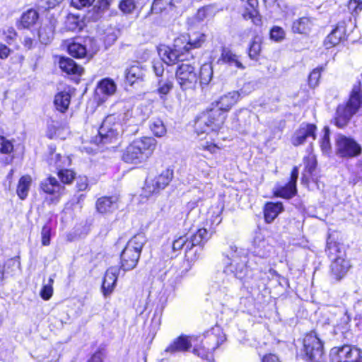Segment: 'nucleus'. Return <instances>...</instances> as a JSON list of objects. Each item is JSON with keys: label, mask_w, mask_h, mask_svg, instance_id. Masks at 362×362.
Masks as SVG:
<instances>
[{"label": "nucleus", "mask_w": 362, "mask_h": 362, "mask_svg": "<svg viewBox=\"0 0 362 362\" xmlns=\"http://www.w3.org/2000/svg\"><path fill=\"white\" fill-rule=\"evenodd\" d=\"M148 117L147 114L143 113L141 107H137L134 114L133 123L134 124L130 127L122 128V125L119 122V116L116 114L109 115L98 130V135L95 136L92 141L96 144L100 143L105 144L112 143L122 134L127 136L134 135L139 131V126L143 124Z\"/></svg>", "instance_id": "nucleus-1"}, {"label": "nucleus", "mask_w": 362, "mask_h": 362, "mask_svg": "<svg viewBox=\"0 0 362 362\" xmlns=\"http://www.w3.org/2000/svg\"><path fill=\"white\" fill-rule=\"evenodd\" d=\"M227 257L230 262L226 265L223 273L241 281H249L255 279L257 273L262 269L258 267V262L254 257L247 256L245 249L235 245L230 246Z\"/></svg>", "instance_id": "nucleus-2"}, {"label": "nucleus", "mask_w": 362, "mask_h": 362, "mask_svg": "<svg viewBox=\"0 0 362 362\" xmlns=\"http://www.w3.org/2000/svg\"><path fill=\"white\" fill-rule=\"evenodd\" d=\"M327 252L331 263L329 268V277L333 283L341 281L351 267L350 261L346 258L342 245L329 240L327 243Z\"/></svg>", "instance_id": "nucleus-3"}, {"label": "nucleus", "mask_w": 362, "mask_h": 362, "mask_svg": "<svg viewBox=\"0 0 362 362\" xmlns=\"http://www.w3.org/2000/svg\"><path fill=\"white\" fill-rule=\"evenodd\" d=\"M156 146L157 141L151 136L135 139L124 150L122 160L129 163L140 164L151 156Z\"/></svg>", "instance_id": "nucleus-4"}, {"label": "nucleus", "mask_w": 362, "mask_h": 362, "mask_svg": "<svg viewBox=\"0 0 362 362\" xmlns=\"http://www.w3.org/2000/svg\"><path fill=\"white\" fill-rule=\"evenodd\" d=\"M225 337L219 327H213L204 334L201 344L194 345L192 353L202 359L214 360V351L224 341Z\"/></svg>", "instance_id": "nucleus-5"}, {"label": "nucleus", "mask_w": 362, "mask_h": 362, "mask_svg": "<svg viewBox=\"0 0 362 362\" xmlns=\"http://www.w3.org/2000/svg\"><path fill=\"white\" fill-rule=\"evenodd\" d=\"M361 103V86L359 83L358 85L354 86L350 98L346 105L338 106L334 118V124L339 128L346 127L352 116L358 110Z\"/></svg>", "instance_id": "nucleus-6"}, {"label": "nucleus", "mask_w": 362, "mask_h": 362, "mask_svg": "<svg viewBox=\"0 0 362 362\" xmlns=\"http://www.w3.org/2000/svg\"><path fill=\"white\" fill-rule=\"evenodd\" d=\"M145 243L146 238L143 233L136 234L129 240L121 253L120 269L126 272L136 267Z\"/></svg>", "instance_id": "nucleus-7"}, {"label": "nucleus", "mask_w": 362, "mask_h": 362, "mask_svg": "<svg viewBox=\"0 0 362 362\" xmlns=\"http://www.w3.org/2000/svg\"><path fill=\"white\" fill-rule=\"evenodd\" d=\"M226 118V115L218 108L211 106L197 118L195 128L198 133L217 132L222 127Z\"/></svg>", "instance_id": "nucleus-8"}, {"label": "nucleus", "mask_w": 362, "mask_h": 362, "mask_svg": "<svg viewBox=\"0 0 362 362\" xmlns=\"http://www.w3.org/2000/svg\"><path fill=\"white\" fill-rule=\"evenodd\" d=\"M335 151L340 158H352L362 153V147L352 137L338 134L335 138Z\"/></svg>", "instance_id": "nucleus-9"}, {"label": "nucleus", "mask_w": 362, "mask_h": 362, "mask_svg": "<svg viewBox=\"0 0 362 362\" xmlns=\"http://www.w3.org/2000/svg\"><path fill=\"white\" fill-rule=\"evenodd\" d=\"M183 39L177 37L175 40L173 48L165 47L159 49V54L162 61L168 65H173L179 62L188 60L192 57L190 53H187L183 49Z\"/></svg>", "instance_id": "nucleus-10"}, {"label": "nucleus", "mask_w": 362, "mask_h": 362, "mask_svg": "<svg viewBox=\"0 0 362 362\" xmlns=\"http://www.w3.org/2000/svg\"><path fill=\"white\" fill-rule=\"evenodd\" d=\"M198 341L199 337L180 335L174 339L165 350L161 352L160 354L163 357L158 362L168 361L171 356L176 353L188 351Z\"/></svg>", "instance_id": "nucleus-11"}, {"label": "nucleus", "mask_w": 362, "mask_h": 362, "mask_svg": "<svg viewBox=\"0 0 362 362\" xmlns=\"http://www.w3.org/2000/svg\"><path fill=\"white\" fill-rule=\"evenodd\" d=\"M304 351L310 362H322L323 345L315 334L305 336L303 340Z\"/></svg>", "instance_id": "nucleus-12"}, {"label": "nucleus", "mask_w": 362, "mask_h": 362, "mask_svg": "<svg viewBox=\"0 0 362 362\" xmlns=\"http://www.w3.org/2000/svg\"><path fill=\"white\" fill-rule=\"evenodd\" d=\"M330 355L335 362H361L362 358V351L349 345L332 348Z\"/></svg>", "instance_id": "nucleus-13"}, {"label": "nucleus", "mask_w": 362, "mask_h": 362, "mask_svg": "<svg viewBox=\"0 0 362 362\" xmlns=\"http://www.w3.org/2000/svg\"><path fill=\"white\" fill-rule=\"evenodd\" d=\"M250 84H245L239 91H231L225 94L219 98V99L214 103H212L211 106L218 108L223 112L225 115L231 109V107L238 102L241 95H247V89H250Z\"/></svg>", "instance_id": "nucleus-14"}, {"label": "nucleus", "mask_w": 362, "mask_h": 362, "mask_svg": "<svg viewBox=\"0 0 362 362\" xmlns=\"http://www.w3.org/2000/svg\"><path fill=\"white\" fill-rule=\"evenodd\" d=\"M173 177V170L165 169L153 179H147L144 191L147 195L158 193L165 189Z\"/></svg>", "instance_id": "nucleus-15"}, {"label": "nucleus", "mask_w": 362, "mask_h": 362, "mask_svg": "<svg viewBox=\"0 0 362 362\" xmlns=\"http://www.w3.org/2000/svg\"><path fill=\"white\" fill-rule=\"evenodd\" d=\"M176 78L182 90L194 88L197 82L195 68L189 64L182 63L178 66L176 71Z\"/></svg>", "instance_id": "nucleus-16"}, {"label": "nucleus", "mask_w": 362, "mask_h": 362, "mask_svg": "<svg viewBox=\"0 0 362 362\" xmlns=\"http://www.w3.org/2000/svg\"><path fill=\"white\" fill-rule=\"evenodd\" d=\"M348 25L351 27H355L354 23L351 18L339 22L337 27L331 32L325 40V45L327 49L338 45L341 40L346 36L349 35L352 31V28L349 30L347 29Z\"/></svg>", "instance_id": "nucleus-17"}, {"label": "nucleus", "mask_w": 362, "mask_h": 362, "mask_svg": "<svg viewBox=\"0 0 362 362\" xmlns=\"http://www.w3.org/2000/svg\"><path fill=\"white\" fill-rule=\"evenodd\" d=\"M315 125L312 124H302L299 129L293 134L291 142L294 146H299L304 144L308 139L314 141L316 139Z\"/></svg>", "instance_id": "nucleus-18"}, {"label": "nucleus", "mask_w": 362, "mask_h": 362, "mask_svg": "<svg viewBox=\"0 0 362 362\" xmlns=\"http://www.w3.org/2000/svg\"><path fill=\"white\" fill-rule=\"evenodd\" d=\"M120 269L118 267L114 266L106 271L102 284V291L104 296H108L114 291Z\"/></svg>", "instance_id": "nucleus-19"}, {"label": "nucleus", "mask_w": 362, "mask_h": 362, "mask_svg": "<svg viewBox=\"0 0 362 362\" xmlns=\"http://www.w3.org/2000/svg\"><path fill=\"white\" fill-rule=\"evenodd\" d=\"M218 64H227L229 66H234L239 69H244L245 66L240 60V56L236 54L228 47L221 48V56L217 60Z\"/></svg>", "instance_id": "nucleus-20"}, {"label": "nucleus", "mask_w": 362, "mask_h": 362, "mask_svg": "<svg viewBox=\"0 0 362 362\" xmlns=\"http://www.w3.org/2000/svg\"><path fill=\"white\" fill-rule=\"evenodd\" d=\"M298 177V168L294 167L291 175V180L284 187H280L276 190L275 194L285 199H291L297 192L296 182Z\"/></svg>", "instance_id": "nucleus-21"}, {"label": "nucleus", "mask_w": 362, "mask_h": 362, "mask_svg": "<svg viewBox=\"0 0 362 362\" xmlns=\"http://www.w3.org/2000/svg\"><path fill=\"white\" fill-rule=\"evenodd\" d=\"M188 243V234L180 236L173 243V250L174 251H180L182 249L185 250V258L187 264L191 262L195 261L199 257V255H197V250L194 252H190L189 247H187Z\"/></svg>", "instance_id": "nucleus-22"}, {"label": "nucleus", "mask_w": 362, "mask_h": 362, "mask_svg": "<svg viewBox=\"0 0 362 362\" xmlns=\"http://www.w3.org/2000/svg\"><path fill=\"white\" fill-rule=\"evenodd\" d=\"M246 2L245 11L243 16L245 20L251 19L254 24L259 25L262 23L261 17L258 13L257 7L258 6L257 0H242Z\"/></svg>", "instance_id": "nucleus-23"}, {"label": "nucleus", "mask_w": 362, "mask_h": 362, "mask_svg": "<svg viewBox=\"0 0 362 362\" xmlns=\"http://www.w3.org/2000/svg\"><path fill=\"white\" fill-rule=\"evenodd\" d=\"M118 199L115 196L102 197L96 202L97 211L100 214L112 212L117 208Z\"/></svg>", "instance_id": "nucleus-24"}, {"label": "nucleus", "mask_w": 362, "mask_h": 362, "mask_svg": "<svg viewBox=\"0 0 362 362\" xmlns=\"http://www.w3.org/2000/svg\"><path fill=\"white\" fill-rule=\"evenodd\" d=\"M208 232L205 228H200L197 232L192 235H188V245L190 252H194L196 250H200V245L206 241Z\"/></svg>", "instance_id": "nucleus-25"}, {"label": "nucleus", "mask_w": 362, "mask_h": 362, "mask_svg": "<svg viewBox=\"0 0 362 362\" xmlns=\"http://www.w3.org/2000/svg\"><path fill=\"white\" fill-rule=\"evenodd\" d=\"M254 255L250 257H254L257 261V257L259 259H263L269 256L272 246L270 245L265 240L260 239L258 237L255 238L254 240Z\"/></svg>", "instance_id": "nucleus-26"}, {"label": "nucleus", "mask_w": 362, "mask_h": 362, "mask_svg": "<svg viewBox=\"0 0 362 362\" xmlns=\"http://www.w3.org/2000/svg\"><path fill=\"white\" fill-rule=\"evenodd\" d=\"M41 189L49 194L59 196L64 189L62 187L54 177H49L40 183Z\"/></svg>", "instance_id": "nucleus-27"}, {"label": "nucleus", "mask_w": 362, "mask_h": 362, "mask_svg": "<svg viewBox=\"0 0 362 362\" xmlns=\"http://www.w3.org/2000/svg\"><path fill=\"white\" fill-rule=\"evenodd\" d=\"M145 76V71L138 62H135L125 71L127 81L132 86L138 81H142Z\"/></svg>", "instance_id": "nucleus-28"}, {"label": "nucleus", "mask_w": 362, "mask_h": 362, "mask_svg": "<svg viewBox=\"0 0 362 362\" xmlns=\"http://www.w3.org/2000/svg\"><path fill=\"white\" fill-rule=\"evenodd\" d=\"M59 66L62 71L68 74H82L83 69L71 58L62 57L59 60Z\"/></svg>", "instance_id": "nucleus-29"}, {"label": "nucleus", "mask_w": 362, "mask_h": 362, "mask_svg": "<svg viewBox=\"0 0 362 362\" xmlns=\"http://www.w3.org/2000/svg\"><path fill=\"white\" fill-rule=\"evenodd\" d=\"M184 44L183 49L189 53L191 49L199 48L206 40V35L204 33H196L189 36L188 40L185 37H182Z\"/></svg>", "instance_id": "nucleus-30"}, {"label": "nucleus", "mask_w": 362, "mask_h": 362, "mask_svg": "<svg viewBox=\"0 0 362 362\" xmlns=\"http://www.w3.org/2000/svg\"><path fill=\"white\" fill-rule=\"evenodd\" d=\"M284 206L281 202H268L265 204L264 209V216L265 221L267 223H272L278 215L283 211Z\"/></svg>", "instance_id": "nucleus-31"}, {"label": "nucleus", "mask_w": 362, "mask_h": 362, "mask_svg": "<svg viewBox=\"0 0 362 362\" xmlns=\"http://www.w3.org/2000/svg\"><path fill=\"white\" fill-rule=\"evenodd\" d=\"M313 25L309 17H301L293 22L292 31L295 33L306 35L310 33Z\"/></svg>", "instance_id": "nucleus-32"}, {"label": "nucleus", "mask_w": 362, "mask_h": 362, "mask_svg": "<svg viewBox=\"0 0 362 362\" xmlns=\"http://www.w3.org/2000/svg\"><path fill=\"white\" fill-rule=\"evenodd\" d=\"M113 0H99L96 5L93 8L92 11H90L88 18L94 21L99 20L103 13L109 9L110 6Z\"/></svg>", "instance_id": "nucleus-33"}, {"label": "nucleus", "mask_w": 362, "mask_h": 362, "mask_svg": "<svg viewBox=\"0 0 362 362\" xmlns=\"http://www.w3.org/2000/svg\"><path fill=\"white\" fill-rule=\"evenodd\" d=\"M32 183V178L30 175H26L22 176L18 183L16 194L18 197L23 200L28 195Z\"/></svg>", "instance_id": "nucleus-34"}, {"label": "nucleus", "mask_w": 362, "mask_h": 362, "mask_svg": "<svg viewBox=\"0 0 362 362\" xmlns=\"http://www.w3.org/2000/svg\"><path fill=\"white\" fill-rule=\"evenodd\" d=\"M116 90L117 86L115 81L109 78L102 79L97 86L98 92L107 96L113 95Z\"/></svg>", "instance_id": "nucleus-35"}, {"label": "nucleus", "mask_w": 362, "mask_h": 362, "mask_svg": "<svg viewBox=\"0 0 362 362\" xmlns=\"http://www.w3.org/2000/svg\"><path fill=\"white\" fill-rule=\"evenodd\" d=\"M71 96L67 92H60L55 95L54 105L57 110L65 112L70 104Z\"/></svg>", "instance_id": "nucleus-36"}, {"label": "nucleus", "mask_w": 362, "mask_h": 362, "mask_svg": "<svg viewBox=\"0 0 362 362\" xmlns=\"http://www.w3.org/2000/svg\"><path fill=\"white\" fill-rule=\"evenodd\" d=\"M38 18V13L35 10L29 9L22 14L21 18V25L23 28H29L35 24Z\"/></svg>", "instance_id": "nucleus-37"}, {"label": "nucleus", "mask_w": 362, "mask_h": 362, "mask_svg": "<svg viewBox=\"0 0 362 362\" xmlns=\"http://www.w3.org/2000/svg\"><path fill=\"white\" fill-rule=\"evenodd\" d=\"M40 41L45 45L51 42L54 37V28L51 23L42 25L38 31Z\"/></svg>", "instance_id": "nucleus-38"}, {"label": "nucleus", "mask_w": 362, "mask_h": 362, "mask_svg": "<svg viewBox=\"0 0 362 362\" xmlns=\"http://www.w3.org/2000/svg\"><path fill=\"white\" fill-rule=\"evenodd\" d=\"M67 49L69 54L75 58L82 59L87 56L86 47L75 41L69 44Z\"/></svg>", "instance_id": "nucleus-39"}, {"label": "nucleus", "mask_w": 362, "mask_h": 362, "mask_svg": "<svg viewBox=\"0 0 362 362\" xmlns=\"http://www.w3.org/2000/svg\"><path fill=\"white\" fill-rule=\"evenodd\" d=\"M213 66L210 63L204 64L199 71V79L201 85H208L213 77Z\"/></svg>", "instance_id": "nucleus-40"}, {"label": "nucleus", "mask_w": 362, "mask_h": 362, "mask_svg": "<svg viewBox=\"0 0 362 362\" xmlns=\"http://www.w3.org/2000/svg\"><path fill=\"white\" fill-rule=\"evenodd\" d=\"M173 88V81L172 77L161 78L158 81L157 91L160 95H165L168 94Z\"/></svg>", "instance_id": "nucleus-41"}, {"label": "nucleus", "mask_w": 362, "mask_h": 362, "mask_svg": "<svg viewBox=\"0 0 362 362\" xmlns=\"http://www.w3.org/2000/svg\"><path fill=\"white\" fill-rule=\"evenodd\" d=\"M150 129L154 136L162 137L166 134V128L163 122L160 119H155L150 122Z\"/></svg>", "instance_id": "nucleus-42"}, {"label": "nucleus", "mask_w": 362, "mask_h": 362, "mask_svg": "<svg viewBox=\"0 0 362 362\" xmlns=\"http://www.w3.org/2000/svg\"><path fill=\"white\" fill-rule=\"evenodd\" d=\"M324 70L322 66L313 70L308 77V84L310 88H315L318 83L321 76V72Z\"/></svg>", "instance_id": "nucleus-43"}, {"label": "nucleus", "mask_w": 362, "mask_h": 362, "mask_svg": "<svg viewBox=\"0 0 362 362\" xmlns=\"http://www.w3.org/2000/svg\"><path fill=\"white\" fill-rule=\"evenodd\" d=\"M323 136L320 140V147L324 153H329L331 151V143L329 140V129L327 127L323 129Z\"/></svg>", "instance_id": "nucleus-44"}, {"label": "nucleus", "mask_w": 362, "mask_h": 362, "mask_svg": "<svg viewBox=\"0 0 362 362\" xmlns=\"http://www.w3.org/2000/svg\"><path fill=\"white\" fill-rule=\"evenodd\" d=\"M56 162L53 163L54 157H49L48 159V163L51 167L54 168L56 170H62L65 166V163H69V160L66 157H62L59 154L56 153L54 155Z\"/></svg>", "instance_id": "nucleus-45"}, {"label": "nucleus", "mask_w": 362, "mask_h": 362, "mask_svg": "<svg viewBox=\"0 0 362 362\" xmlns=\"http://www.w3.org/2000/svg\"><path fill=\"white\" fill-rule=\"evenodd\" d=\"M54 275L49 277L48 284L44 285L40 291V296L44 300H49L53 294L52 284L54 283Z\"/></svg>", "instance_id": "nucleus-46"}, {"label": "nucleus", "mask_w": 362, "mask_h": 362, "mask_svg": "<svg viewBox=\"0 0 362 362\" xmlns=\"http://www.w3.org/2000/svg\"><path fill=\"white\" fill-rule=\"evenodd\" d=\"M136 4L135 0H121L119 4V8L122 13L129 14L136 8Z\"/></svg>", "instance_id": "nucleus-47"}, {"label": "nucleus", "mask_w": 362, "mask_h": 362, "mask_svg": "<svg viewBox=\"0 0 362 362\" xmlns=\"http://www.w3.org/2000/svg\"><path fill=\"white\" fill-rule=\"evenodd\" d=\"M117 35L112 28H108L105 30L103 40L106 47L111 46L117 40Z\"/></svg>", "instance_id": "nucleus-48"}, {"label": "nucleus", "mask_w": 362, "mask_h": 362, "mask_svg": "<svg viewBox=\"0 0 362 362\" xmlns=\"http://www.w3.org/2000/svg\"><path fill=\"white\" fill-rule=\"evenodd\" d=\"M58 176L63 183L69 184L74 179L75 174L73 171H71L70 170L62 169L58 171Z\"/></svg>", "instance_id": "nucleus-49"}, {"label": "nucleus", "mask_w": 362, "mask_h": 362, "mask_svg": "<svg viewBox=\"0 0 362 362\" xmlns=\"http://www.w3.org/2000/svg\"><path fill=\"white\" fill-rule=\"evenodd\" d=\"M13 149V145L11 141L3 136H0V151L3 153H9Z\"/></svg>", "instance_id": "nucleus-50"}, {"label": "nucleus", "mask_w": 362, "mask_h": 362, "mask_svg": "<svg viewBox=\"0 0 362 362\" xmlns=\"http://www.w3.org/2000/svg\"><path fill=\"white\" fill-rule=\"evenodd\" d=\"M52 228L49 225H45L42 227L41 231L42 244L44 246H47L50 243Z\"/></svg>", "instance_id": "nucleus-51"}, {"label": "nucleus", "mask_w": 362, "mask_h": 362, "mask_svg": "<svg viewBox=\"0 0 362 362\" xmlns=\"http://www.w3.org/2000/svg\"><path fill=\"white\" fill-rule=\"evenodd\" d=\"M270 37L275 41H281L285 37V32L282 28L274 26L270 31Z\"/></svg>", "instance_id": "nucleus-52"}, {"label": "nucleus", "mask_w": 362, "mask_h": 362, "mask_svg": "<svg viewBox=\"0 0 362 362\" xmlns=\"http://www.w3.org/2000/svg\"><path fill=\"white\" fill-rule=\"evenodd\" d=\"M170 3L168 0H154L151 6V12L160 13L163 9H165L166 5Z\"/></svg>", "instance_id": "nucleus-53"}, {"label": "nucleus", "mask_w": 362, "mask_h": 362, "mask_svg": "<svg viewBox=\"0 0 362 362\" xmlns=\"http://www.w3.org/2000/svg\"><path fill=\"white\" fill-rule=\"evenodd\" d=\"M260 50V44L256 41L252 42L249 48V57L252 59H255L259 55Z\"/></svg>", "instance_id": "nucleus-54"}, {"label": "nucleus", "mask_w": 362, "mask_h": 362, "mask_svg": "<svg viewBox=\"0 0 362 362\" xmlns=\"http://www.w3.org/2000/svg\"><path fill=\"white\" fill-rule=\"evenodd\" d=\"M105 356V352L102 349H99L90 356L87 362H103Z\"/></svg>", "instance_id": "nucleus-55"}, {"label": "nucleus", "mask_w": 362, "mask_h": 362, "mask_svg": "<svg viewBox=\"0 0 362 362\" xmlns=\"http://www.w3.org/2000/svg\"><path fill=\"white\" fill-rule=\"evenodd\" d=\"M5 41L11 45L16 39L17 33L13 28H8L4 31Z\"/></svg>", "instance_id": "nucleus-56"}, {"label": "nucleus", "mask_w": 362, "mask_h": 362, "mask_svg": "<svg viewBox=\"0 0 362 362\" xmlns=\"http://www.w3.org/2000/svg\"><path fill=\"white\" fill-rule=\"evenodd\" d=\"M134 112L128 111L124 114L123 117V123L121 124L122 125V128L130 127L134 123Z\"/></svg>", "instance_id": "nucleus-57"}, {"label": "nucleus", "mask_w": 362, "mask_h": 362, "mask_svg": "<svg viewBox=\"0 0 362 362\" xmlns=\"http://www.w3.org/2000/svg\"><path fill=\"white\" fill-rule=\"evenodd\" d=\"M209 8L203 7L199 8L194 16V18L198 22H202L205 20L209 15Z\"/></svg>", "instance_id": "nucleus-58"}, {"label": "nucleus", "mask_w": 362, "mask_h": 362, "mask_svg": "<svg viewBox=\"0 0 362 362\" xmlns=\"http://www.w3.org/2000/svg\"><path fill=\"white\" fill-rule=\"evenodd\" d=\"M5 267H7V269L12 268V271L20 269L21 262L19 257H16L8 259L6 262Z\"/></svg>", "instance_id": "nucleus-59"}, {"label": "nucleus", "mask_w": 362, "mask_h": 362, "mask_svg": "<svg viewBox=\"0 0 362 362\" xmlns=\"http://www.w3.org/2000/svg\"><path fill=\"white\" fill-rule=\"evenodd\" d=\"M153 69L155 74L158 77H162L164 73V66L163 61L153 62Z\"/></svg>", "instance_id": "nucleus-60"}, {"label": "nucleus", "mask_w": 362, "mask_h": 362, "mask_svg": "<svg viewBox=\"0 0 362 362\" xmlns=\"http://www.w3.org/2000/svg\"><path fill=\"white\" fill-rule=\"evenodd\" d=\"M348 7L349 10L357 13L362 10V0H350Z\"/></svg>", "instance_id": "nucleus-61"}, {"label": "nucleus", "mask_w": 362, "mask_h": 362, "mask_svg": "<svg viewBox=\"0 0 362 362\" xmlns=\"http://www.w3.org/2000/svg\"><path fill=\"white\" fill-rule=\"evenodd\" d=\"M94 1L95 0H76V1H72V4L78 8H81L90 6Z\"/></svg>", "instance_id": "nucleus-62"}, {"label": "nucleus", "mask_w": 362, "mask_h": 362, "mask_svg": "<svg viewBox=\"0 0 362 362\" xmlns=\"http://www.w3.org/2000/svg\"><path fill=\"white\" fill-rule=\"evenodd\" d=\"M262 362H281L279 356L274 354H265L262 358Z\"/></svg>", "instance_id": "nucleus-63"}, {"label": "nucleus", "mask_w": 362, "mask_h": 362, "mask_svg": "<svg viewBox=\"0 0 362 362\" xmlns=\"http://www.w3.org/2000/svg\"><path fill=\"white\" fill-rule=\"evenodd\" d=\"M10 49L4 44H0V58L6 59L10 54Z\"/></svg>", "instance_id": "nucleus-64"}]
</instances>
